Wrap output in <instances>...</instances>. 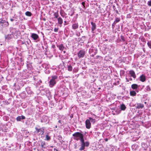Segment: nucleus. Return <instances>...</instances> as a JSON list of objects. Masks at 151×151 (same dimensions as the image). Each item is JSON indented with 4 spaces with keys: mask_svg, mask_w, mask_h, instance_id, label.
Segmentation results:
<instances>
[{
    "mask_svg": "<svg viewBox=\"0 0 151 151\" xmlns=\"http://www.w3.org/2000/svg\"><path fill=\"white\" fill-rule=\"evenodd\" d=\"M73 137V139L76 141L80 140V141H82L84 140L83 134L80 132H76L72 135Z\"/></svg>",
    "mask_w": 151,
    "mask_h": 151,
    "instance_id": "obj_1",
    "label": "nucleus"
},
{
    "mask_svg": "<svg viewBox=\"0 0 151 151\" xmlns=\"http://www.w3.org/2000/svg\"><path fill=\"white\" fill-rule=\"evenodd\" d=\"M9 31L13 35L14 38L17 39L19 37L20 32L19 31L17 30L16 28L10 27Z\"/></svg>",
    "mask_w": 151,
    "mask_h": 151,
    "instance_id": "obj_2",
    "label": "nucleus"
},
{
    "mask_svg": "<svg viewBox=\"0 0 151 151\" xmlns=\"http://www.w3.org/2000/svg\"><path fill=\"white\" fill-rule=\"evenodd\" d=\"M51 79L49 81V85L50 87H52L56 83V80L57 79L58 77L57 76L54 75L51 76Z\"/></svg>",
    "mask_w": 151,
    "mask_h": 151,
    "instance_id": "obj_3",
    "label": "nucleus"
},
{
    "mask_svg": "<svg viewBox=\"0 0 151 151\" xmlns=\"http://www.w3.org/2000/svg\"><path fill=\"white\" fill-rule=\"evenodd\" d=\"M81 142V146L79 149L80 151L83 150L85 148V147H88L89 145V143L88 142H84V140H83Z\"/></svg>",
    "mask_w": 151,
    "mask_h": 151,
    "instance_id": "obj_4",
    "label": "nucleus"
},
{
    "mask_svg": "<svg viewBox=\"0 0 151 151\" xmlns=\"http://www.w3.org/2000/svg\"><path fill=\"white\" fill-rule=\"evenodd\" d=\"M85 124L86 127L87 129H89L91 128V124L89 119H87L86 120Z\"/></svg>",
    "mask_w": 151,
    "mask_h": 151,
    "instance_id": "obj_5",
    "label": "nucleus"
},
{
    "mask_svg": "<svg viewBox=\"0 0 151 151\" xmlns=\"http://www.w3.org/2000/svg\"><path fill=\"white\" fill-rule=\"evenodd\" d=\"M14 35L12 34H8L5 36L6 40L8 41L12 40L14 38Z\"/></svg>",
    "mask_w": 151,
    "mask_h": 151,
    "instance_id": "obj_6",
    "label": "nucleus"
},
{
    "mask_svg": "<svg viewBox=\"0 0 151 151\" xmlns=\"http://www.w3.org/2000/svg\"><path fill=\"white\" fill-rule=\"evenodd\" d=\"M31 37L35 40H37L39 38L38 35L37 34L34 33L32 34Z\"/></svg>",
    "mask_w": 151,
    "mask_h": 151,
    "instance_id": "obj_7",
    "label": "nucleus"
},
{
    "mask_svg": "<svg viewBox=\"0 0 151 151\" xmlns=\"http://www.w3.org/2000/svg\"><path fill=\"white\" fill-rule=\"evenodd\" d=\"M85 55V52L83 50H80L78 53V56L79 58H83Z\"/></svg>",
    "mask_w": 151,
    "mask_h": 151,
    "instance_id": "obj_8",
    "label": "nucleus"
},
{
    "mask_svg": "<svg viewBox=\"0 0 151 151\" xmlns=\"http://www.w3.org/2000/svg\"><path fill=\"white\" fill-rule=\"evenodd\" d=\"M144 107V105L140 103H137L135 108L137 109H142Z\"/></svg>",
    "mask_w": 151,
    "mask_h": 151,
    "instance_id": "obj_9",
    "label": "nucleus"
},
{
    "mask_svg": "<svg viewBox=\"0 0 151 151\" xmlns=\"http://www.w3.org/2000/svg\"><path fill=\"white\" fill-rule=\"evenodd\" d=\"M57 20L58 23L59 24V26L61 27L63 23V20L60 17H59L57 18Z\"/></svg>",
    "mask_w": 151,
    "mask_h": 151,
    "instance_id": "obj_10",
    "label": "nucleus"
},
{
    "mask_svg": "<svg viewBox=\"0 0 151 151\" xmlns=\"http://www.w3.org/2000/svg\"><path fill=\"white\" fill-rule=\"evenodd\" d=\"M129 73L131 75V77H133L134 78H135L136 76L134 71L133 70H131L129 71Z\"/></svg>",
    "mask_w": 151,
    "mask_h": 151,
    "instance_id": "obj_11",
    "label": "nucleus"
},
{
    "mask_svg": "<svg viewBox=\"0 0 151 151\" xmlns=\"http://www.w3.org/2000/svg\"><path fill=\"white\" fill-rule=\"evenodd\" d=\"M91 24L92 25L91 27V31L93 32V31L96 29V25L95 23H93V22H91Z\"/></svg>",
    "mask_w": 151,
    "mask_h": 151,
    "instance_id": "obj_12",
    "label": "nucleus"
},
{
    "mask_svg": "<svg viewBox=\"0 0 151 151\" xmlns=\"http://www.w3.org/2000/svg\"><path fill=\"white\" fill-rule=\"evenodd\" d=\"M145 76L143 74L140 77V81L142 82H144L146 81Z\"/></svg>",
    "mask_w": 151,
    "mask_h": 151,
    "instance_id": "obj_13",
    "label": "nucleus"
},
{
    "mask_svg": "<svg viewBox=\"0 0 151 151\" xmlns=\"http://www.w3.org/2000/svg\"><path fill=\"white\" fill-rule=\"evenodd\" d=\"M78 27V23H75L73 24L72 25V28L73 29L75 30L77 29Z\"/></svg>",
    "mask_w": 151,
    "mask_h": 151,
    "instance_id": "obj_14",
    "label": "nucleus"
},
{
    "mask_svg": "<svg viewBox=\"0 0 151 151\" xmlns=\"http://www.w3.org/2000/svg\"><path fill=\"white\" fill-rule=\"evenodd\" d=\"M138 87V85L136 84H133L131 85V88L133 89H137Z\"/></svg>",
    "mask_w": 151,
    "mask_h": 151,
    "instance_id": "obj_15",
    "label": "nucleus"
},
{
    "mask_svg": "<svg viewBox=\"0 0 151 151\" xmlns=\"http://www.w3.org/2000/svg\"><path fill=\"white\" fill-rule=\"evenodd\" d=\"M126 108V107L124 104H122L120 106V109L124 111Z\"/></svg>",
    "mask_w": 151,
    "mask_h": 151,
    "instance_id": "obj_16",
    "label": "nucleus"
},
{
    "mask_svg": "<svg viewBox=\"0 0 151 151\" xmlns=\"http://www.w3.org/2000/svg\"><path fill=\"white\" fill-rule=\"evenodd\" d=\"M130 94L132 96H135L136 95V93L134 91H130Z\"/></svg>",
    "mask_w": 151,
    "mask_h": 151,
    "instance_id": "obj_17",
    "label": "nucleus"
},
{
    "mask_svg": "<svg viewBox=\"0 0 151 151\" xmlns=\"http://www.w3.org/2000/svg\"><path fill=\"white\" fill-rule=\"evenodd\" d=\"M53 16H54V18H58L59 17V14H58V11H57V12H55V13H54V14H53Z\"/></svg>",
    "mask_w": 151,
    "mask_h": 151,
    "instance_id": "obj_18",
    "label": "nucleus"
},
{
    "mask_svg": "<svg viewBox=\"0 0 151 151\" xmlns=\"http://www.w3.org/2000/svg\"><path fill=\"white\" fill-rule=\"evenodd\" d=\"M35 129L37 131V133H38L39 132H42V133H44L43 130H42L41 128L38 129L37 127H35ZM43 130H44V129H43Z\"/></svg>",
    "mask_w": 151,
    "mask_h": 151,
    "instance_id": "obj_19",
    "label": "nucleus"
},
{
    "mask_svg": "<svg viewBox=\"0 0 151 151\" xmlns=\"http://www.w3.org/2000/svg\"><path fill=\"white\" fill-rule=\"evenodd\" d=\"M22 44L24 45L23 46L25 47H29V45L27 42H22Z\"/></svg>",
    "mask_w": 151,
    "mask_h": 151,
    "instance_id": "obj_20",
    "label": "nucleus"
},
{
    "mask_svg": "<svg viewBox=\"0 0 151 151\" xmlns=\"http://www.w3.org/2000/svg\"><path fill=\"white\" fill-rule=\"evenodd\" d=\"M25 14L28 17H30L32 15V13L29 11H27L25 13Z\"/></svg>",
    "mask_w": 151,
    "mask_h": 151,
    "instance_id": "obj_21",
    "label": "nucleus"
},
{
    "mask_svg": "<svg viewBox=\"0 0 151 151\" xmlns=\"http://www.w3.org/2000/svg\"><path fill=\"white\" fill-rule=\"evenodd\" d=\"M5 22V20H3L2 19H0V25L2 26H4L3 24H4Z\"/></svg>",
    "mask_w": 151,
    "mask_h": 151,
    "instance_id": "obj_22",
    "label": "nucleus"
},
{
    "mask_svg": "<svg viewBox=\"0 0 151 151\" xmlns=\"http://www.w3.org/2000/svg\"><path fill=\"white\" fill-rule=\"evenodd\" d=\"M120 18L116 17L115 19V20L114 21V22L116 24V23L119 22H120Z\"/></svg>",
    "mask_w": 151,
    "mask_h": 151,
    "instance_id": "obj_23",
    "label": "nucleus"
},
{
    "mask_svg": "<svg viewBox=\"0 0 151 151\" xmlns=\"http://www.w3.org/2000/svg\"><path fill=\"white\" fill-rule=\"evenodd\" d=\"M73 69V68L71 65H70L68 66V71H71Z\"/></svg>",
    "mask_w": 151,
    "mask_h": 151,
    "instance_id": "obj_24",
    "label": "nucleus"
},
{
    "mask_svg": "<svg viewBox=\"0 0 151 151\" xmlns=\"http://www.w3.org/2000/svg\"><path fill=\"white\" fill-rule=\"evenodd\" d=\"M90 120H91V122L93 123H95L96 122V120L95 119H93V118L90 117L89 118V119Z\"/></svg>",
    "mask_w": 151,
    "mask_h": 151,
    "instance_id": "obj_25",
    "label": "nucleus"
},
{
    "mask_svg": "<svg viewBox=\"0 0 151 151\" xmlns=\"http://www.w3.org/2000/svg\"><path fill=\"white\" fill-rule=\"evenodd\" d=\"M60 14L61 16L62 17H64L65 15V13L63 11L61 10L60 12Z\"/></svg>",
    "mask_w": 151,
    "mask_h": 151,
    "instance_id": "obj_26",
    "label": "nucleus"
},
{
    "mask_svg": "<svg viewBox=\"0 0 151 151\" xmlns=\"http://www.w3.org/2000/svg\"><path fill=\"white\" fill-rule=\"evenodd\" d=\"M41 145L42 148H45V141H42L41 142Z\"/></svg>",
    "mask_w": 151,
    "mask_h": 151,
    "instance_id": "obj_27",
    "label": "nucleus"
},
{
    "mask_svg": "<svg viewBox=\"0 0 151 151\" xmlns=\"http://www.w3.org/2000/svg\"><path fill=\"white\" fill-rule=\"evenodd\" d=\"M99 59V60H98V61H101L102 60V58L100 56H97L96 57V59Z\"/></svg>",
    "mask_w": 151,
    "mask_h": 151,
    "instance_id": "obj_28",
    "label": "nucleus"
},
{
    "mask_svg": "<svg viewBox=\"0 0 151 151\" xmlns=\"http://www.w3.org/2000/svg\"><path fill=\"white\" fill-rule=\"evenodd\" d=\"M4 24V27H7L9 25V23L7 21H5V22Z\"/></svg>",
    "mask_w": 151,
    "mask_h": 151,
    "instance_id": "obj_29",
    "label": "nucleus"
},
{
    "mask_svg": "<svg viewBox=\"0 0 151 151\" xmlns=\"http://www.w3.org/2000/svg\"><path fill=\"white\" fill-rule=\"evenodd\" d=\"M46 138L47 140L48 141L51 138L48 135H46Z\"/></svg>",
    "mask_w": 151,
    "mask_h": 151,
    "instance_id": "obj_30",
    "label": "nucleus"
},
{
    "mask_svg": "<svg viewBox=\"0 0 151 151\" xmlns=\"http://www.w3.org/2000/svg\"><path fill=\"white\" fill-rule=\"evenodd\" d=\"M121 40L122 41H123V42L125 41V39L124 37L122 35H121Z\"/></svg>",
    "mask_w": 151,
    "mask_h": 151,
    "instance_id": "obj_31",
    "label": "nucleus"
},
{
    "mask_svg": "<svg viewBox=\"0 0 151 151\" xmlns=\"http://www.w3.org/2000/svg\"><path fill=\"white\" fill-rule=\"evenodd\" d=\"M81 4L83 6V8L84 9H86L85 6V2H83L81 3Z\"/></svg>",
    "mask_w": 151,
    "mask_h": 151,
    "instance_id": "obj_32",
    "label": "nucleus"
},
{
    "mask_svg": "<svg viewBox=\"0 0 151 151\" xmlns=\"http://www.w3.org/2000/svg\"><path fill=\"white\" fill-rule=\"evenodd\" d=\"M21 116H18L16 118L17 120L18 121H21Z\"/></svg>",
    "mask_w": 151,
    "mask_h": 151,
    "instance_id": "obj_33",
    "label": "nucleus"
},
{
    "mask_svg": "<svg viewBox=\"0 0 151 151\" xmlns=\"http://www.w3.org/2000/svg\"><path fill=\"white\" fill-rule=\"evenodd\" d=\"M149 47L151 46V40L148 41L147 43Z\"/></svg>",
    "mask_w": 151,
    "mask_h": 151,
    "instance_id": "obj_34",
    "label": "nucleus"
},
{
    "mask_svg": "<svg viewBox=\"0 0 151 151\" xmlns=\"http://www.w3.org/2000/svg\"><path fill=\"white\" fill-rule=\"evenodd\" d=\"M147 4L149 6H151V0L148 1Z\"/></svg>",
    "mask_w": 151,
    "mask_h": 151,
    "instance_id": "obj_35",
    "label": "nucleus"
},
{
    "mask_svg": "<svg viewBox=\"0 0 151 151\" xmlns=\"http://www.w3.org/2000/svg\"><path fill=\"white\" fill-rule=\"evenodd\" d=\"M58 28H55L54 29V31L55 32H58Z\"/></svg>",
    "mask_w": 151,
    "mask_h": 151,
    "instance_id": "obj_36",
    "label": "nucleus"
},
{
    "mask_svg": "<svg viewBox=\"0 0 151 151\" xmlns=\"http://www.w3.org/2000/svg\"><path fill=\"white\" fill-rule=\"evenodd\" d=\"M116 24V23H115V22H114L113 23V24H112V27L113 29H114V26H115V25Z\"/></svg>",
    "mask_w": 151,
    "mask_h": 151,
    "instance_id": "obj_37",
    "label": "nucleus"
},
{
    "mask_svg": "<svg viewBox=\"0 0 151 151\" xmlns=\"http://www.w3.org/2000/svg\"><path fill=\"white\" fill-rule=\"evenodd\" d=\"M21 116V119H25V116L22 115L21 116Z\"/></svg>",
    "mask_w": 151,
    "mask_h": 151,
    "instance_id": "obj_38",
    "label": "nucleus"
},
{
    "mask_svg": "<svg viewBox=\"0 0 151 151\" xmlns=\"http://www.w3.org/2000/svg\"><path fill=\"white\" fill-rule=\"evenodd\" d=\"M147 91H150L151 90L149 86H147Z\"/></svg>",
    "mask_w": 151,
    "mask_h": 151,
    "instance_id": "obj_39",
    "label": "nucleus"
},
{
    "mask_svg": "<svg viewBox=\"0 0 151 151\" xmlns=\"http://www.w3.org/2000/svg\"><path fill=\"white\" fill-rule=\"evenodd\" d=\"M80 35H81V34H80V33H76V35L77 36H79Z\"/></svg>",
    "mask_w": 151,
    "mask_h": 151,
    "instance_id": "obj_40",
    "label": "nucleus"
},
{
    "mask_svg": "<svg viewBox=\"0 0 151 151\" xmlns=\"http://www.w3.org/2000/svg\"><path fill=\"white\" fill-rule=\"evenodd\" d=\"M59 48V49L60 50H64V48Z\"/></svg>",
    "mask_w": 151,
    "mask_h": 151,
    "instance_id": "obj_41",
    "label": "nucleus"
},
{
    "mask_svg": "<svg viewBox=\"0 0 151 151\" xmlns=\"http://www.w3.org/2000/svg\"><path fill=\"white\" fill-rule=\"evenodd\" d=\"M114 10L115 11L116 13L117 14H119V12L117 10H115V9H114Z\"/></svg>",
    "mask_w": 151,
    "mask_h": 151,
    "instance_id": "obj_42",
    "label": "nucleus"
},
{
    "mask_svg": "<svg viewBox=\"0 0 151 151\" xmlns=\"http://www.w3.org/2000/svg\"><path fill=\"white\" fill-rule=\"evenodd\" d=\"M126 81L127 82H128L129 81V80L127 78H126Z\"/></svg>",
    "mask_w": 151,
    "mask_h": 151,
    "instance_id": "obj_43",
    "label": "nucleus"
},
{
    "mask_svg": "<svg viewBox=\"0 0 151 151\" xmlns=\"http://www.w3.org/2000/svg\"><path fill=\"white\" fill-rule=\"evenodd\" d=\"M105 141L106 142H107L108 140V139H107V138H106V139H105Z\"/></svg>",
    "mask_w": 151,
    "mask_h": 151,
    "instance_id": "obj_44",
    "label": "nucleus"
},
{
    "mask_svg": "<svg viewBox=\"0 0 151 151\" xmlns=\"http://www.w3.org/2000/svg\"><path fill=\"white\" fill-rule=\"evenodd\" d=\"M10 21L11 22H13V21H14V20L13 19L11 18V19H10Z\"/></svg>",
    "mask_w": 151,
    "mask_h": 151,
    "instance_id": "obj_45",
    "label": "nucleus"
},
{
    "mask_svg": "<svg viewBox=\"0 0 151 151\" xmlns=\"http://www.w3.org/2000/svg\"><path fill=\"white\" fill-rule=\"evenodd\" d=\"M58 122L59 123H60L61 124H62V123H61V121L60 120H59L58 121Z\"/></svg>",
    "mask_w": 151,
    "mask_h": 151,
    "instance_id": "obj_46",
    "label": "nucleus"
},
{
    "mask_svg": "<svg viewBox=\"0 0 151 151\" xmlns=\"http://www.w3.org/2000/svg\"><path fill=\"white\" fill-rule=\"evenodd\" d=\"M129 80H130V81H132V79L131 78H129Z\"/></svg>",
    "mask_w": 151,
    "mask_h": 151,
    "instance_id": "obj_47",
    "label": "nucleus"
},
{
    "mask_svg": "<svg viewBox=\"0 0 151 151\" xmlns=\"http://www.w3.org/2000/svg\"><path fill=\"white\" fill-rule=\"evenodd\" d=\"M113 8H114L115 7V6H113Z\"/></svg>",
    "mask_w": 151,
    "mask_h": 151,
    "instance_id": "obj_48",
    "label": "nucleus"
},
{
    "mask_svg": "<svg viewBox=\"0 0 151 151\" xmlns=\"http://www.w3.org/2000/svg\"><path fill=\"white\" fill-rule=\"evenodd\" d=\"M144 103H145V104H147V102H145Z\"/></svg>",
    "mask_w": 151,
    "mask_h": 151,
    "instance_id": "obj_49",
    "label": "nucleus"
},
{
    "mask_svg": "<svg viewBox=\"0 0 151 151\" xmlns=\"http://www.w3.org/2000/svg\"><path fill=\"white\" fill-rule=\"evenodd\" d=\"M43 20L44 21H45V18L44 19H43Z\"/></svg>",
    "mask_w": 151,
    "mask_h": 151,
    "instance_id": "obj_50",
    "label": "nucleus"
},
{
    "mask_svg": "<svg viewBox=\"0 0 151 151\" xmlns=\"http://www.w3.org/2000/svg\"><path fill=\"white\" fill-rule=\"evenodd\" d=\"M73 15V14H72L70 15V16H72Z\"/></svg>",
    "mask_w": 151,
    "mask_h": 151,
    "instance_id": "obj_51",
    "label": "nucleus"
},
{
    "mask_svg": "<svg viewBox=\"0 0 151 151\" xmlns=\"http://www.w3.org/2000/svg\"><path fill=\"white\" fill-rule=\"evenodd\" d=\"M55 128H57V126H55Z\"/></svg>",
    "mask_w": 151,
    "mask_h": 151,
    "instance_id": "obj_52",
    "label": "nucleus"
},
{
    "mask_svg": "<svg viewBox=\"0 0 151 151\" xmlns=\"http://www.w3.org/2000/svg\"><path fill=\"white\" fill-rule=\"evenodd\" d=\"M66 22V21H64V23H65Z\"/></svg>",
    "mask_w": 151,
    "mask_h": 151,
    "instance_id": "obj_53",
    "label": "nucleus"
},
{
    "mask_svg": "<svg viewBox=\"0 0 151 151\" xmlns=\"http://www.w3.org/2000/svg\"><path fill=\"white\" fill-rule=\"evenodd\" d=\"M100 89V88H99V89Z\"/></svg>",
    "mask_w": 151,
    "mask_h": 151,
    "instance_id": "obj_54",
    "label": "nucleus"
},
{
    "mask_svg": "<svg viewBox=\"0 0 151 151\" xmlns=\"http://www.w3.org/2000/svg\"><path fill=\"white\" fill-rule=\"evenodd\" d=\"M94 115L95 116H96L95 115Z\"/></svg>",
    "mask_w": 151,
    "mask_h": 151,
    "instance_id": "obj_55",
    "label": "nucleus"
},
{
    "mask_svg": "<svg viewBox=\"0 0 151 151\" xmlns=\"http://www.w3.org/2000/svg\"><path fill=\"white\" fill-rule=\"evenodd\" d=\"M62 47V46H61V47Z\"/></svg>",
    "mask_w": 151,
    "mask_h": 151,
    "instance_id": "obj_56",
    "label": "nucleus"
}]
</instances>
